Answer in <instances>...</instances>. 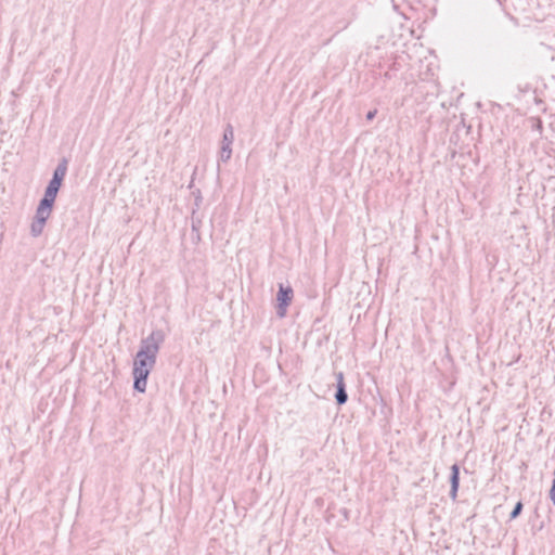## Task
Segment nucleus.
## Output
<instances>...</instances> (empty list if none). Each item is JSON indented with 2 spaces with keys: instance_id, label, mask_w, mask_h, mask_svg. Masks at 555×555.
Listing matches in <instances>:
<instances>
[{
  "instance_id": "0eeeda50",
  "label": "nucleus",
  "mask_w": 555,
  "mask_h": 555,
  "mask_svg": "<svg viewBox=\"0 0 555 555\" xmlns=\"http://www.w3.org/2000/svg\"><path fill=\"white\" fill-rule=\"evenodd\" d=\"M336 379H337V385H336L335 400L338 405H343L348 400V393L346 391V385L344 382L343 372L336 373Z\"/></svg>"
},
{
  "instance_id": "f03ea898",
  "label": "nucleus",
  "mask_w": 555,
  "mask_h": 555,
  "mask_svg": "<svg viewBox=\"0 0 555 555\" xmlns=\"http://www.w3.org/2000/svg\"><path fill=\"white\" fill-rule=\"evenodd\" d=\"M234 141V129L232 125L228 124L223 131V137L221 141V150L219 155V160L222 163H227L230 160L232 156V144Z\"/></svg>"
},
{
  "instance_id": "6e6552de",
  "label": "nucleus",
  "mask_w": 555,
  "mask_h": 555,
  "mask_svg": "<svg viewBox=\"0 0 555 555\" xmlns=\"http://www.w3.org/2000/svg\"><path fill=\"white\" fill-rule=\"evenodd\" d=\"M450 498L455 500L457 496V491L460 487V467L457 464H453L451 466V475H450Z\"/></svg>"
},
{
  "instance_id": "f257e3e1",
  "label": "nucleus",
  "mask_w": 555,
  "mask_h": 555,
  "mask_svg": "<svg viewBox=\"0 0 555 555\" xmlns=\"http://www.w3.org/2000/svg\"><path fill=\"white\" fill-rule=\"evenodd\" d=\"M165 340V334L162 330L152 331V333L143 338L140 349L133 361V388L139 392H145L147 377L156 364L157 353L160 345Z\"/></svg>"
},
{
  "instance_id": "39448f33",
  "label": "nucleus",
  "mask_w": 555,
  "mask_h": 555,
  "mask_svg": "<svg viewBox=\"0 0 555 555\" xmlns=\"http://www.w3.org/2000/svg\"><path fill=\"white\" fill-rule=\"evenodd\" d=\"M67 165L68 162L66 158H62L57 166L55 167L52 179L49 181L48 185L51 188H55L60 191V188L65 179V176L67 173Z\"/></svg>"
},
{
  "instance_id": "9d476101",
  "label": "nucleus",
  "mask_w": 555,
  "mask_h": 555,
  "mask_svg": "<svg viewBox=\"0 0 555 555\" xmlns=\"http://www.w3.org/2000/svg\"><path fill=\"white\" fill-rule=\"evenodd\" d=\"M376 113H377V111H376V109H373V111L367 112V114H366V119H367V120H373V119L375 118V116H376Z\"/></svg>"
},
{
  "instance_id": "1a4fd4ad",
  "label": "nucleus",
  "mask_w": 555,
  "mask_h": 555,
  "mask_svg": "<svg viewBox=\"0 0 555 555\" xmlns=\"http://www.w3.org/2000/svg\"><path fill=\"white\" fill-rule=\"evenodd\" d=\"M522 507H524L522 503L521 502H517L515 504L513 511L509 514V519L512 520V519L517 518L520 515V513L522 511Z\"/></svg>"
},
{
  "instance_id": "7ed1b4c3",
  "label": "nucleus",
  "mask_w": 555,
  "mask_h": 555,
  "mask_svg": "<svg viewBox=\"0 0 555 555\" xmlns=\"http://www.w3.org/2000/svg\"><path fill=\"white\" fill-rule=\"evenodd\" d=\"M294 296L293 288L291 286H284L280 284L279 292L276 295L278 306H276V314L280 318H284L286 314V309L292 302Z\"/></svg>"
},
{
  "instance_id": "423d86ee",
  "label": "nucleus",
  "mask_w": 555,
  "mask_h": 555,
  "mask_svg": "<svg viewBox=\"0 0 555 555\" xmlns=\"http://www.w3.org/2000/svg\"><path fill=\"white\" fill-rule=\"evenodd\" d=\"M57 193H59L57 189H55V188L53 189V188L47 185L43 197L40 199L37 207L52 211Z\"/></svg>"
},
{
  "instance_id": "20e7f679",
  "label": "nucleus",
  "mask_w": 555,
  "mask_h": 555,
  "mask_svg": "<svg viewBox=\"0 0 555 555\" xmlns=\"http://www.w3.org/2000/svg\"><path fill=\"white\" fill-rule=\"evenodd\" d=\"M52 211L37 207L35 218L30 225V233L34 237L39 236L44 229L47 220L51 216Z\"/></svg>"
}]
</instances>
